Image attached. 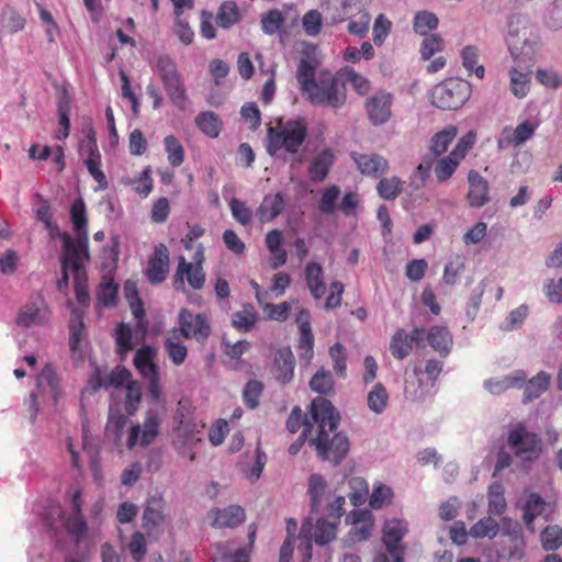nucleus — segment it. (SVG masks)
<instances>
[{
	"instance_id": "1",
	"label": "nucleus",
	"mask_w": 562,
	"mask_h": 562,
	"mask_svg": "<svg viewBox=\"0 0 562 562\" xmlns=\"http://www.w3.org/2000/svg\"><path fill=\"white\" fill-rule=\"evenodd\" d=\"M312 419L314 422L313 437L310 445L316 450L322 461L338 465L347 457L350 442L346 434L337 431L340 415L330 401L316 397L311 403Z\"/></svg>"
},
{
	"instance_id": "2",
	"label": "nucleus",
	"mask_w": 562,
	"mask_h": 562,
	"mask_svg": "<svg viewBox=\"0 0 562 562\" xmlns=\"http://www.w3.org/2000/svg\"><path fill=\"white\" fill-rule=\"evenodd\" d=\"M515 67L509 70V89L519 99L530 89L531 67L536 57L538 36L535 29L520 16H513L506 38Z\"/></svg>"
},
{
	"instance_id": "3",
	"label": "nucleus",
	"mask_w": 562,
	"mask_h": 562,
	"mask_svg": "<svg viewBox=\"0 0 562 562\" xmlns=\"http://www.w3.org/2000/svg\"><path fill=\"white\" fill-rule=\"evenodd\" d=\"M296 79L300 89L314 105L337 110L346 103L345 83L328 70L316 76L315 65L310 59L300 60Z\"/></svg>"
},
{
	"instance_id": "4",
	"label": "nucleus",
	"mask_w": 562,
	"mask_h": 562,
	"mask_svg": "<svg viewBox=\"0 0 562 562\" xmlns=\"http://www.w3.org/2000/svg\"><path fill=\"white\" fill-rule=\"evenodd\" d=\"M307 136V126L303 120H289L277 127H269L266 139L267 153L280 156L283 153L295 155Z\"/></svg>"
},
{
	"instance_id": "5",
	"label": "nucleus",
	"mask_w": 562,
	"mask_h": 562,
	"mask_svg": "<svg viewBox=\"0 0 562 562\" xmlns=\"http://www.w3.org/2000/svg\"><path fill=\"white\" fill-rule=\"evenodd\" d=\"M471 91L467 80L450 78L432 88L431 102L441 110H458L469 100Z\"/></svg>"
},
{
	"instance_id": "6",
	"label": "nucleus",
	"mask_w": 562,
	"mask_h": 562,
	"mask_svg": "<svg viewBox=\"0 0 562 562\" xmlns=\"http://www.w3.org/2000/svg\"><path fill=\"white\" fill-rule=\"evenodd\" d=\"M336 537V524L324 518H319L313 524L311 518H306L302 522L299 533L301 540L300 550L303 554V562L312 559V542L324 546L334 540Z\"/></svg>"
},
{
	"instance_id": "7",
	"label": "nucleus",
	"mask_w": 562,
	"mask_h": 562,
	"mask_svg": "<svg viewBox=\"0 0 562 562\" xmlns=\"http://www.w3.org/2000/svg\"><path fill=\"white\" fill-rule=\"evenodd\" d=\"M165 415V406L148 408L142 425H133L130 429L126 446L133 449L139 445L148 447L159 434V427Z\"/></svg>"
},
{
	"instance_id": "8",
	"label": "nucleus",
	"mask_w": 562,
	"mask_h": 562,
	"mask_svg": "<svg viewBox=\"0 0 562 562\" xmlns=\"http://www.w3.org/2000/svg\"><path fill=\"white\" fill-rule=\"evenodd\" d=\"M474 138L471 132L468 133L458 140L457 145L447 156L438 157L436 161L434 160L432 168L438 182H446L454 175L461 161L472 148Z\"/></svg>"
},
{
	"instance_id": "9",
	"label": "nucleus",
	"mask_w": 562,
	"mask_h": 562,
	"mask_svg": "<svg viewBox=\"0 0 562 562\" xmlns=\"http://www.w3.org/2000/svg\"><path fill=\"white\" fill-rule=\"evenodd\" d=\"M52 311L42 292L32 293L27 302L20 308L15 323L18 326L29 328L45 326L49 323Z\"/></svg>"
},
{
	"instance_id": "10",
	"label": "nucleus",
	"mask_w": 562,
	"mask_h": 562,
	"mask_svg": "<svg viewBox=\"0 0 562 562\" xmlns=\"http://www.w3.org/2000/svg\"><path fill=\"white\" fill-rule=\"evenodd\" d=\"M507 443L513 454L521 461H532L541 452V441L538 436L529 432L521 425L509 431Z\"/></svg>"
},
{
	"instance_id": "11",
	"label": "nucleus",
	"mask_w": 562,
	"mask_h": 562,
	"mask_svg": "<svg viewBox=\"0 0 562 562\" xmlns=\"http://www.w3.org/2000/svg\"><path fill=\"white\" fill-rule=\"evenodd\" d=\"M64 255L61 265H67L74 273L85 272L83 262L89 260L88 234L72 239L69 234L61 235Z\"/></svg>"
},
{
	"instance_id": "12",
	"label": "nucleus",
	"mask_w": 562,
	"mask_h": 562,
	"mask_svg": "<svg viewBox=\"0 0 562 562\" xmlns=\"http://www.w3.org/2000/svg\"><path fill=\"white\" fill-rule=\"evenodd\" d=\"M167 522L166 503L160 496H153L146 501L142 515V527L149 537H158L164 532Z\"/></svg>"
},
{
	"instance_id": "13",
	"label": "nucleus",
	"mask_w": 562,
	"mask_h": 562,
	"mask_svg": "<svg viewBox=\"0 0 562 562\" xmlns=\"http://www.w3.org/2000/svg\"><path fill=\"white\" fill-rule=\"evenodd\" d=\"M178 333L187 338L194 339L198 342H204L211 334V326L203 314H193L187 308L179 312Z\"/></svg>"
},
{
	"instance_id": "14",
	"label": "nucleus",
	"mask_w": 562,
	"mask_h": 562,
	"mask_svg": "<svg viewBox=\"0 0 562 562\" xmlns=\"http://www.w3.org/2000/svg\"><path fill=\"white\" fill-rule=\"evenodd\" d=\"M202 441L198 424L181 420L176 429L173 447L178 453L190 461L195 460V447Z\"/></svg>"
},
{
	"instance_id": "15",
	"label": "nucleus",
	"mask_w": 562,
	"mask_h": 562,
	"mask_svg": "<svg viewBox=\"0 0 562 562\" xmlns=\"http://www.w3.org/2000/svg\"><path fill=\"white\" fill-rule=\"evenodd\" d=\"M369 0H327L324 11L333 24L356 18Z\"/></svg>"
},
{
	"instance_id": "16",
	"label": "nucleus",
	"mask_w": 562,
	"mask_h": 562,
	"mask_svg": "<svg viewBox=\"0 0 562 562\" xmlns=\"http://www.w3.org/2000/svg\"><path fill=\"white\" fill-rule=\"evenodd\" d=\"M407 531V525L400 519L387 520L383 528V542L393 562H403L404 547L402 538Z\"/></svg>"
},
{
	"instance_id": "17",
	"label": "nucleus",
	"mask_w": 562,
	"mask_h": 562,
	"mask_svg": "<svg viewBox=\"0 0 562 562\" xmlns=\"http://www.w3.org/2000/svg\"><path fill=\"white\" fill-rule=\"evenodd\" d=\"M537 126V124L526 120L518 124L516 128H512L510 126L503 127L497 138V148L499 150H504L508 147H520L527 140L532 138Z\"/></svg>"
},
{
	"instance_id": "18",
	"label": "nucleus",
	"mask_w": 562,
	"mask_h": 562,
	"mask_svg": "<svg viewBox=\"0 0 562 562\" xmlns=\"http://www.w3.org/2000/svg\"><path fill=\"white\" fill-rule=\"evenodd\" d=\"M351 159L357 166V169L367 177L381 178L387 173L390 166L389 161L379 154H361L351 153Z\"/></svg>"
},
{
	"instance_id": "19",
	"label": "nucleus",
	"mask_w": 562,
	"mask_h": 562,
	"mask_svg": "<svg viewBox=\"0 0 562 562\" xmlns=\"http://www.w3.org/2000/svg\"><path fill=\"white\" fill-rule=\"evenodd\" d=\"M393 95L389 92H378L366 102V110L370 122L375 125L385 124L392 115L391 106Z\"/></svg>"
},
{
	"instance_id": "20",
	"label": "nucleus",
	"mask_w": 562,
	"mask_h": 562,
	"mask_svg": "<svg viewBox=\"0 0 562 562\" xmlns=\"http://www.w3.org/2000/svg\"><path fill=\"white\" fill-rule=\"evenodd\" d=\"M169 273V250L164 244L155 247L154 254L149 257L146 269V277L149 283L160 284Z\"/></svg>"
},
{
	"instance_id": "21",
	"label": "nucleus",
	"mask_w": 562,
	"mask_h": 562,
	"mask_svg": "<svg viewBox=\"0 0 562 562\" xmlns=\"http://www.w3.org/2000/svg\"><path fill=\"white\" fill-rule=\"evenodd\" d=\"M424 334L423 328H415L411 334H407L404 329H397L391 339V353L397 359L406 358L411 353L414 344L422 345L425 338Z\"/></svg>"
},
{
	"instance_id": "22",
	"label": "nucleus",
	"mask_w": 562,
	"mask_h": 562,
	"mask_svg": "<svg viewBox=\"0 0 562 562\" xmlns=\"http://www.w3.org/2000/svg\"><path fill=\"white\" fill-rule=\"evenodd\" d=\"M294 368L295 358L290 347H282L274 352L271 374L279 383H290L294 376Z\"/></svg>"
},
{
	"instance_id": "23",
	"label": "nucleus",
	"mask_w": 562,
	"mask_h": 562,
	"mask_svg": "<svg viewBox=\"0 0 562 562\" xmlns=\"http://www.w3.org/2000/svg\"><path fill=\"white\" fill-rule=\"evenodd\" d=\"M211 526L214 528H236L245 520V510L238 505L226 508H213L207 513Z\"/></svg>"
},
{
	"instance_id": "24",
	"label": "nucleus",
	"mask_w": 562,
	"mask_h": 562,
	"mask_svg": "<svg viewBox=\"0 0 562 562\" xmlns=\"http://www.w3.org/2000/svg\"><path fill=\"white\" fill-rule=\"evenodd\" d=\"M81 147L87 154L85 165L90 176L99 183L101 189H106L108 181L104 172L101 170V155L98 149L95 138L93 136H89L88 139L82 143Z\"/></svg>"
},
{
	"instance_id": "25",
	"label": "nucleus",
	"mask_w": 562,
	"mask_h": 562,
	"mask_svg": "<svg viewBox=\"0 0 562 562\" xmlns=\"http://www.w3.org/2000/svg\"><path fill=\"white\" fill-rule=\"evenodd\" d=\"M526 378L524 370H515L503 376L487 379L483 385L491 394L499 395L510 389H522Z\"/></svg>"
},
{
	"instance_id": "26",
	"label": "nucleus",
	"mask_w": 562,
	"mask_h": 562,
	"mask_svg": "<svg viewBox=\"0 0 562 562\" xmlns=\"http://www.w3.org/2000/svg\"><path fill=\"white\" fill-rule=\"evenodd\" d=\"M469 192L467 199L472 207H482L490 201V186L477 171L471 170L468 175Z\"/></svg>"
},
{
	"instance_id": "27",
	"label": "nucleus",
	"mask_w": 562,
	"mask_h": 562,
	"mask_svg": "<svg viewBox=\"0 0 562 562\" xmlns=\"http://www.w3.org/2000/svg\"><path fill=\"white\" fill-rule=\"evenodd\" d=\"M184 278L189 285L194 290H200L205 283V273L203 267H198L189 261L183 256L179 257L178 267L175 273L176 282L180 281L183 284Z\"/></svg>"
},
{
	"instance_id": "28",
	"label": "nucleus",
	"mask_w": 562,
	"mask_h": 562,
	"mask_svg": "<svg viewBox=\"0 0 562 562\" xmlns=\"http://www.w3.org/2000/svg\"><path fill=\"white\" fill-rule=\"evenodd\" d=\"M334 161L335 155L331 149L326 148L317 153L311 160L308 167L310 179L313 182H323L334 165Z\"/></svg>"
},
{
	"instance_id": "29",
	"label": "nucleus",
	"mask_w": 562,
	"mask_h": 562,
	"mask_svg": "<svg viewBox=\"0 0 562 562\" xmlns=\"http://www.w3.org/2000/svg\"><path fill=\"white\" fill-rule=\"evenodd\" d=\"M36 389L38 394L43 396L47 395L54 402H57L59 396V378L50 364H46L38 374Z\"/></svg>"
},
{
	"instance_id": "30",
	"label": "nucleus",
	"mask_w": 562,
	"mask_h": 562,
	"mask_svg": "<svg viewBox=\"0 0 562 562\" xmlns=\"http://www.w3.org/2000/svg\"><path fill=\"white\" fill-rule=\"evenodd\" d=\"M458 130L453 125H449L437 132L428 142V150L432 159L443 157L449 146L457 137Z\"/></svg>"
},
{
	"instance_id": "31",
	"label": "nucleus",
	"mask_w": 562,
	"mask_h": 562,
	"mask_svg": "<svg viewBox=\"0 0 562 562\" xmlns=\"http://www.w3.org/2000/svg\"><path fill=\"white\" fill-rule=\"evenodd\" d=\"M304 274L306 286L311 295L315 300L323 297L326 292V285L324 282V271L322 266L315 261L308 262L305 267Z\"/></svg>"
},
{
	"instance_id": "32",
	"label": "nucleus",
	"mask_w": 562,
	"mask_h": 562,
	"mask_svg": "<svg viewBox=\"0 0 562 562\" xmlns=\"http://www.w3.org/2000/svg\"><path fill=\"white\" fill-rule=\"evenodd\" d=\"M284 206L282 193L267 194L257 209V216L262 223L270 222L283 212Z\"/></svg>"
},
{
	"instance_id": "33",
	"label": "nucleus",
	"mask_w": 562,
	"mask_h": 562,
	"mask_svg": "<svg viewBox=\"0 0 562 562\" xmlns=\"http://www.w3.org/2000/svg\"><path fill=\"white\" fill-rule=\"evenodd\" d=\"M551 375L544 371L539 372L536 376L527 380L524 384L522 403L527 404L535 401L543 394L550 384Z\"/></svg>"
},
{
	"instance_id": "34",
	"label": "nucleus",
	"mask_w": 562,
	"mask_h": 562,
	"mask_svg": "<svg viewBox=\"0 0 562 562\" xmlns=\"http://www.w3.org/2000/svg\"><path fill=\"white\" fill-rule=\"evenodd\" d=\"M156 355V349L150 346H145L138 349L134 357V364L138 372L145 378L155 376L158 373V368L154 363V357Z\"/></svg>"
},
{
	"instance_id": "35",
	"label": "nucleus",
	"mask_w": 562,
	"mask_h": 562,
	"mask_svg": "<svg viewBox=\"0 0 562 562\" xmlns=\"http://www.w3.org/2000/svg\"><path fill=\"white\" fill-rule=\"evenodd\" d=\"M427 341L436 351L447 356L452 346V336L445 326H432L427 334Z\"/></svg>"
},
{
	"instance_id": "36",
	"label": "nucleus",
	"mask_w": 562,
	"mask_h": 562,
	"mask_svg": "<svg viewBox=\"0 0 562 562\" xmlns=\"http://www.w3.org/2000/svg\"><path fill=\"white\" fill-rule=\"evenodd\" d=\"M165 91L171 103L181 111H184L189 104V98L182 78H177L162 82Z\"/></svg>"
},
{
	"instance_id": "37",
	"label": "nucleus",
	"mask_w": 562,
	"mask_h": 562,
	"mask_svg": "<svg viewBox=\"0 0 562 562\" xmlns=\"http://www.w3.org/2000/svg\"><path fill=\"white\" fill-rule=\"evenodd\" d=\"M327 488L326 480L318 473H313L308 477L307 495L311 501L312 512H317L323 503Z\"/></svg>"
},
{
	"instance_id": "38",
	"label": "nucleus",
	"mask_w": 562,
	"mask_h": 562,
	"mask_svg": "<svg viewBox=\"0 0 562 562\" xmlns=\"http://www.w3.org/2000/svg\"><path fill=\"white\" fill-rule=\"evenodd\" d=\"M165 350L173 364L180 366L186 361L188 349L179 340V333L176 328L165 339Z\"/></svg>"
},
{
	"instance_id": "39",
	"label": "nucleus",
	"mask_w": 562,
	"mask_h": 562,
	"mask_svg": "<svg viewBox=\"0 0 562 562\" xmlns=\"http://www.w3.org/2000/svg\"><path fill=\"white\" fill-rule=\"evenodd\" d=\"M126 423L127 416L122 414L117 408L111 406L105 426V435L108 437H112L115 442H120Z\"/></svg>"
},
{
	"instance_id": "40",
	"label": "nucleus",
	"mask_w": 562,
	"mask_h": 562,
	"mask_svg": "<svg viewBox=\"0 0 562 562\" xmlns=\"http://www.w3.org/2000/svg\"><path fill=\"white\" fill-rule=\"evenodd\" d=\"M462 66L467 69L469 75L474 74L479 79L485 75L483 65L477 64L479 48L473 45H467L462 48L461 53Z\"/></svg>"
},
{
	"instance_id": "41",
	"label": "nucleus",
	"mask_w": 562,
	"mask_h": 562,
	"mask_svg": "<svg viewBox=\"0 0 562 562\" xmlns=\"http://www.w3.org/2000/svg\"><path fill=\"white\" fill-rule=\"evenodd\" d=\"M547 503L537 493H530L524 507V521L527 528L532 529L536 517L540 516L546 509Z\"/></svg>"
},
{
	"instance_id": "42",
	"label": "nucleus",
	"mask_w": 562,
	"mask_h": 562,
	"mask_svg": "<svg viewBox=\"0 0 562 562\" xmlns=\"http://www.w3.org/2000/svg\"><path fill=\"white\" fill-rule=\"evenodd\" d=\"M378 194L387 201H394L403 191V181L396 177L383 178L376 184Z\"/></svg>"
},
{
	"instance_id": "43",
	"label": "nucleus",
	"mask_w": 562,
	"mask_h": 562,
	"mask_svg": "<svg viewBox=\"0 0 562 562\" xmlns=\"http://www.w3.org/2000/svg\"><path fill=\"white\" fill-rule=\"evenodd\" d=\"M196 126L209 137L215 138L222 130L220 117L211 111L202 112L195 117Z\"/></svg>"
},
{
	"instance_id": "44",
	"label": "nucleus",
	"mask_w": 562,
	"mask_h": 562,
	"mask_svg": "<svg viewBox=\"0 0 562 562\" xmlns=\"http://www.w3.org/2000/svg\"><path fill=\"white\" fill-rule=\"evenodd\" d=\"M389 403V393L382 383H376L368 393L367 404L374 414H382Z\"/></svg>"
},
{
	"instance_id": "45",
	"label": "nucleus",
	"mask_w": 562,
	"mask_h": 562,
	"mask_svg": "<svg viewBox=\"0 0 562 562\" xmlns=\"http://www.w3.org/2000/svg\"><path fill=\"white\" fill-rule=\"evenodd\" d=\"M131 373L124 367H116L113 371H111L104 378H98L97 384L93 385V389L98 387H110L113 386L115 389L122 386L125 383L130 382Z\"/></svg>"
},
{
	"instance_id": "46",
	"label": "nucleus",
	"mask_w": 562,
	"mask_h": 562,
	"mask_svg": "<svg viewBox=\"0 0 562 562\" xmlns=\"http://www.w3.org/2000/svg\"><path fill=\"white\" fill-rule=\"evenodd\" d=\"M25 20L16 10L7 7L1 12L0 32L16 33L24 29Z\"/></svg>"
},
{
	"instance_id": "47",
	"label": "nucleus",
	"mask_w": 562,
	"mask_h": 562,
	"mask_svg": "<svg viewBox=\"0 0 562 562\" xmlns=\"http://www.w3.org/2000/svg\"><path fill=\"white\" fill-rule=\"evenodd\" d=\"M240 20V13L234 1H226L221 4L216 22L223 29H228Z\"/></svg>"
},
{
	"instance_id": "48",
	"label": "nucleus",
	"mask_w": 562,
	"mask_h": 562,
	"mask_svg": "<svg viewBox=\"0 0 562 562\" xmlns=\"http://www.w3.org/2000/svg\"><path fill=\"white\" fill-rule=\"evenodd\" d=\"M258 321V314L252 306H245L241 311L233 314V326L240 331H249Z\"/></svg>"
},
{
	"instance_id": "49",
	"label": "nucleus",
	"mask_w": 562,
	"mask_h": 562,
	"mask_svg": "<svg viewBox=\"0 0 562 562\" xmlns=\"http://www.w3.org/2000/svg\"><path fill=\"white\" fill-rule=\"evenodd\" d=\"M439 20L437 15L429 11H418L413 21L414 31L419 35H427L430 31L438 27Z\"/></svg>"
},
{
	"instance_id": "50",
	"label": "nucleus",
	"mask_w": 562,
	"mask_h": 562,
	"mask_svg": "<svg viewBox=\"0 0 562 562\" xmlns=\"http://www.w3.org/2000/svg\"><path fill=\"white\" fill-rule=\"evenodd\" d=\"M117 290L119 286L113 280H103L97 290V307L115 305Z\"/></svg>"
},
{
	"instance_id": "51",
	"label": "nucleus",
	"mask_w": 562,
	"mask_h": 562,
	"mask_svg": "<svg viewBox=\"0 0 562 562\" xmlns=\"http://www.w3.org/2000/svg\"><path fill=\"white\" fill-rule=\"evenodd\" d=\"M434 166V159L428 155L424 156L422 162L414 169L411 176V186L416 190L422 189L430 177V171Z\"/></svg>"
},
{
	"instance_id": "52",
	"label": "nucleus",
	"mask_w": 562,
	"mask_h": 562,
	"mask_svg": "<svg viewBox=\"0 0 562 562\" xmlns=\"http://www.w3.org/2000/svg\"><path fill=\"white\" fill-rule=\"evenodd\" d=\"M506 501L504 497V487L501 483L495 482L488 488V512L492 515H502L506 509Z\"/></svg>"
},
{
	"instance_id": "53",
	"label": "nucleus",
	"mask_w": 562,
	"mask_h": 562,
	"mask_svg": "<svg viewBox=\"0 0 562 562\" xmlns=\"http://www.w3.org/2000/svg\"><path fill=\"white\" fill-rule=\"evenodd\" d=\"M70 217L77 236L88 234L86 205L81 199H78L72 203Z\"/></svg>"
},
{
	"instance_id": "54",
	"label": "nucleus",
	"mask_w": 562,
	"mask_h": 562,
	"mask_svg": "<svg viewBox=\"0 0 562 562\" xmlns=\"http://www.w3.org/2000/svg\"><path fill=\"white\" fill-rule=\"evenodd\" d=\"M164 145L169 164L172 167L182 165L184 161V149L180 142L173 135H168L164 138Z\"/></svg>"
},
{
	"instance_id": "55",
	"label": "nucleus",
	"mask_w": 562,
	"mask_h": 562,
	"mask_svg": "<svg viewBox=\"0 0 562 562\" xmlns=\"http://www.w3.org/2000/svg\"><path fill=\"white\" fill-rule=\"evenodd\" d=\"M314 335L312 329L301 330L297 348L301 350L300 360L304 367L310 366L314 357Z\"/></svg>"
},
{
	"instance_id": "56",
	"label": "nucleus",
	"mask_w": 562,
	"mask_h": 562,
	"mask_svg": "<svg viewBox=\"0 0 562 562\" xmlns=\"http://www.w3.org/2000/svg\"><path fill=\"white\" fill-rule=\"evenodd\" d=\"M499 530L498 522L491 518L486 517L481 520H479L476 524H474L470 529V535L473 538H494L496 537L497 532Z\"/></svg>"
},
{
	"instance_id": "57",
	"label": "nucleus",
	"mask_w": 562,
	"mask_h": 562,
	"mask_svg": "<svg viewBox=\"0 0 562 562\" xmlns=\"http://www.w3.org/2000/svg\"><path fill=\"white\" fill-rule=\"evenodd\" d=\"M156 69L162 82L181 77L176 63L167 55L158 57Z\"/></svg>"
},
{
	"instance_id": "58",
	"label": "nucleus",
	"mask_w": 562,
	"mask_h": 562,
	"mask_svg": "<svg viewBox=\"0 0 562 562\" xmlns=\"http://www.w3.org/2000/svg\"><path fill=\"white\" fill-rule=\"evenodd\" d=\"M310 386L314 392L327 394L333 390L334 381L329 371L321 368L316 371L310 381Z\"/></svg>"
},
{
	"instance_id": "59",
	"label": "nucleus",
	"mask_w": 562,
	"mask_h": 562,
	"mask_svg": "<svg viewBox=\"0 0 562 562\" xmlns=\"http://www.w3.org/2000/svg\"><path fill=\"white\" fill-rule=\"evenodd\" d=\"M348 32L357 37H364L369 31L371 15L364 8L356 18L349 19Z\"/></svg>"
},
{
	"instance_id": "60",
	"label": "nucleus",
	"mask_w": 562,
	"mask_h": 562,
	"mask_svg": "<svg viewBox=\"0 0 562 562\" xmlns=\"http://www.w3.org/2000/svg\"><path fill=\"white\" fill-rule=\"evenodd\" d=\"M142 400V386L138 382H128L125 387V409L134 415Z\"/></svg>"
},
{
	"instance_id": "61",
	"label": "nucleus",
	"mask_w": 562,
	"mask_h": 562,
	"mask_svg": "<svg viewBox=\"0 0 562 562\" xmlns=\"http://www.w3.org/2000/svg\"><path fill=\"white\" fill-rule=\"evenodd\" d=\"M263 392V384L258 380H250L243 391V398L247 407L254 409L259 404V397Z\"/></svg>"
},
{
	"instance_id": "62",
	"label": "nucleus",
	"mask_w": 562,
	"mask_h": 562,
	"mask_svg": "<svg viewBox=\"0 0 562 562\" xmlns=\"http://www.w3.org/2000/svg\"><path fill=\"white\" fill-rule=\"evenodd\" d=\"M284 18L278 9L270 10L261 18V29L265 34L273 35L280 31Z\"/></svg>"
},
{
	"instance_id": "63",
	"label": "nucleus",
	"mask_w": 562,
	"mask_h": 562,
	"mask_svg": "<svg viewBox=\"0 0 562 562\" xmlns=\"http://www.w3.org/2000/svg\"><path fill=\"white\" fill-rule=\"evenodd\" d=\"M541 542L546 550H557L562 544V529L559 526H548L541 532Z\"/></svg>"
},
{
	"instance_id": "64",
	"label": "nucleus",
	"mask_w": 562,
	"mask_h": 562,
	"mask_svg": "<svg viewBox=\"0 0 562 562\" xmlns=\"http://www.w3.org/2000/svg\"><path fill=\"white\" fill-rule=\"evenodd\" d=\"M544 24L551 30L562 29V0H554L546 10Z\"/></svg>"
}]
</instances>
